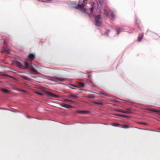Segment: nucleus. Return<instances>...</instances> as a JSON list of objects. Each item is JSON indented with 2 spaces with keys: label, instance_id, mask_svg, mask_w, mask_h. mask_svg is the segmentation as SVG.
<instances>
[{
  "label": "nucleus",
  "instance_id": "nucleus-4",
  "mask_svg": "<svg viewBox=\"0 0 160 160\" xmlns=\"http://www.w3.org/2000/svg\"><path fill=\"white\" fill-rule=\"evenodd\" d=\"M30 72L32 74H39L38 72L32 67L30 68Z\"/></svg>",
  "mask_w": 160,
  "mask_h": 160
},
{
  "label": "nucleus",
  "instance_id": "nucleus-17",
  "mask_svg": "<svg viewBox=\"0 0 160 160\" xmlns=\"http://www.w3.org/2000/svg\"><path fill=\"white\" fill-rule=\"evenodd\" d=\"M112 125L113 126L118 127L119 125V124L118 123H113Z\"/></svg>",
  "mask_w": 160,
  "mask_h": 160
},
{
  "label": "nucleus",
  "instance_id": "nucleus-13",
  "mask_svg": "<svg viewBox=\"0 0 160 160\" xmlns=\"http://www.w3.org/2000/svg\"><path fill=\"white\" fill-rule=\"evenodd\" d=\"M82 12L85 14H88V12L87 11V9H86L85 8H84L82 10Z\"/></svg>",
  "mask_w": 160,
  "mask_h": 160
},
{
  "label": "nucleus",
  "instance_id": "nucleus-21",
  "mask_svg": "<svg viewBox=\"0 0 160 160\" xmlns=\"http://www.w3.org/2000/svg\"><path fill=\"white\" fill-rule=\"evenodd\" d=\"M80 86L83 87L84 86V83H80Z\"/></svg>",
  "mask_w": 160,
  "mask_h": 160
},
{
  "label": "nucleus",
  "instance_id": "nucleus-20",
  "mask_svg": "<svg viewBox=\"0 0 160 160\" xmlns=\"http://www.w3.org/2000/svg\"><path fill=\"white\" fill-rule=\"evenodd\" d=\"M122 128H128L129 127L127 125H125L122 126Z\"/></svg>",
  "mask_w": 160,
  "mask_h": 160
},
{
  "label": "nucleus",
  "instance_id": "nucleus-8",
  "mask_svg": "<svg viewBox=\"0 0 160 160\" xmlns=\"http://www.w3.org/2000/svg\"><path fill=\"white\" fill-rule=\"evenodd\" d=\"M28 58L30 59H33L35 58V56L34 54H31L28 55Z\"/></svg>",
  "mask_w": 160,
  "mask_h": 160
},
{
  "label": "nucleus",
  "instance_id": "nucleus-26",
  "mask_svg": "<svg viewBox=\"0 0 160 160\" xmlns=\"http://www.w3.org/2000/svg\"><path fill=\"white\" fill-rule=\"evenodd\" d=\"M120 116H121L122 117H126V116H125L124 115H120Z\"/></svg>",
  "mask_w": 160,
  "mask_h": 160
},
{
  "label": "nucleus",
  "instance_id": "nucleus-7",
  "mask_svg": "<svg viewBox=\"0 0 160 160\" xmlns=\"http://www.w3.org/2000/svg\"><path fill=\"white\" fill-rule=\"evenodd\" d=\"M61 106L67 108H69L72 107L70 105L64 103H62V104H61Z\"/></svg>",
  "mask_w": 160,
  "mask_h": 160
},
{
  "label": "nucleus",
  "instance_id": "nucleus-14",
  "mask_svg": "<svg viewBox=\"0 0 160 160\" xmlns=\"http://www.w3.org/2000/svg\"><path fill=\"white\" fill-rule=\"evenodd\" d=\"M48 94L51 97L53 98H57L58 96L56 95H55L51 92H49Z\"/></svg>",
  "mask_w": 160,
  "mask_h": 160
},
{
  "label": "nucleus",
  "instance_id": "nucleus-5",
  "mask_svg": "<svg viewBox=\"0 0 160 160\" xmlns=\"http://www.w3.org/2000/svg\"><path fill=\"white\" fill-rule=\"evenodd\" d=\"M148 110V111H150L151 112H153L154 113L160 114V111H158L155 109L153 108H149Z\"/></svg>",
  "mask_w": 160,
  "mask_h": 160
},
{
  "label": "nucleus",
  "instance_id": "nucleus-27",
  "mask_svg": "<svg viewBox=\"0 0 160 160\" xmlns=\"http://www.w3.org/2000/svg\"><path fill=\"white\" fill-rule=\"evenodd\" d=\"M96 103L97 104H102V103Z\"/></svg>",
  "mask_w": 160,
  "mask_h": 160
},
{
  "label": "nucleus",
  "instance_id": "nucleus-1",
  "mask_svg": "<svg viewBox=\"0 0 160 160\" xmlns=\"http://www.w3.org/2000/svg\"><path fill=\"white\" fill-rule=\"evenodd\" d=\"M105 0H84L83 1H80L78 5H75L76 8L78 9L82 8L84 6L85 3H90L92 6L90 9V12L94 16L95 13L99 12L100 8L99 7V4L105 2Z\"/></svg>",
  "mask_w": 160,
  "mask_h": 160
},
{
  "label": "nucleus",
  "instance_id": "nucleus-19",
  "mask_svg": "<svg viewBox=\"0 0 160 160\" xmlns=\"http://www.w3.org/2000/svg\"><path fill=\"white\" fill-rule=\"evenodd\" d=\"M20 77L23 78L24 79H25V80H28V78H27V77H24V76H22V75H19Z\"/></svg>",
  "mask_w": 160,
  "mask_h": 160
},
{
  "label": "nucleus",
  "instance_id": "nucleus-18",
  "mask_svg": "<svg viewBox=\"0 0 160 160\" xmlns=\"http://www.w3.org/2000/svg\"><path fill=\"white\" fill-rule=\"evenodd\" d=\"M18 90L19 91L22 92H23L24 93H27V92L26 91L23 90L18 89Z\"/></svg>",
  "mask_w": 160,
  "mask_h": 160
},
{
  "label": "nucleus",
  "instance_id": "nucleus-9",
  "mask_svg": "<svg viewBox=\"0 0 160 160\" xmlns=\"http://www.w3.org/2000/svg\"><path fill=\"white\" fill-rule=\"evenodd\" d=\"M1 90L5 93H8L10 92V91L5 88H2Z\"/></svg>",
  "mask_w": 160,
  "mask_h": 160
},
{
  "label": "nucleus",
  "instance_id": "nucleus-3",
  "mask_svg": "<svg viewBox=\"0 0 160 160\" xmlns=\"http://www.w3.org/2000/svg\"><path fill=\"white\" fill-rule=\"evenodd\" d=\"M95 19L96 22V25L99 26L102 24V22L101 21L100 16L99 15H97L95 16Z\"/></svg>",
  "mask_w": 160,
  "mask_h": 160
},
{
  "label": "nucleus",
  "instance_id": "nucleus-28",
  "mask_svg": "<svg viewBox=\"0 0 160 160\" xmlns=\"http://www.w3.org/2000/svg\"><path fill=\"white\" fill-rule=\"evenodd\" d=\"M104 14L106 16H107V15L106 14Z\"/></svg>",
  "mask_w": 160,
  "mask_h": 160
},
{
  "label": "nucleus",
  "instance_id": "nucleus-23",
  "mask_svg": "<svg viewBox=\"0 0 160 160\" xmlns=\"http://www.w3.org/2000/svg\"><path fill=\"white\" fill-rule=\"evenodd\" d=\"M72 3H73V6H72V7H74V5H76V3H75V2H72Z\"/></svg>",
  "mask_w": 160,
  "mask_h": 160
},
{
  "label": "nucleus",
  "instance_id": "nucleus-24",
  "mask_svg": "<svg viewBox=\"0 0 160 160\" xmlns=\"http://www.w3.org/2000/svg\"><path fill=\"white\" fill-rule=\"evenodd\" d=\"M71 96L72 97L74 98H75L76 97V96H74V95H72V96Z\"/></svg>",
  "mask_w": 160,
  "mask_h": 160
},
{
  "label": "nucleus",
  "instance_id": "nucleus-25",
  "mask_svg": "<svg viewBox=\"0 0 160 160\" xmlns=\"http://www.w3.org/2000/svg\"><path fill=\"white\" fill-rule=\"evenodd\" d=\"M66 101L70 102H72V101H71L70 100H66Z\"/></svg>",
  "mask_w": 160,
  "mask_h": 160
},
{
  "label": "nucleus",
  "instance_id": "nucleus-15",
  "mask_svg": "<svg viewBox=\"0 0 160 160\" xmlns=\"http://www.w3.org/2000/svg\"><path fill=\"white\" fill-rule=\"evenodd\" d=\"M143 37V35H139L138 36V40L139 41H140L142 39V38Z\"/></svg>",
  "mask_w": 160,
  "mask_h": 160
},
{
  "label": "nucleus",
  "instance_id": "nucleus-12",
  "mask_svg": "<svg viewBox=\"0 0 160 160\" xmlns=\"http://www.w3.org/2000/svg\"><path fill=\"white\" fill-rule=\"evenodd\" d=\"M108 15H111L112 16V19L113 20L114 18L115 15L111 12H109L108 14Z\"/></svg>",
  "mask_w": 160,
  "mask_h": 160
},
{
  "label": "nucleus",
  "instance_id": "nucleus-10",
  "mask_svg": "<svg viewBox=\"0 0 160 160\" xmlns=\"http://www.w3.org/2000/svg\"><path fill=\"white\" fill-rule=\"evenodd\" d=\"M16 65L18 67H19V68H24L23 66L21 64V63H20L19 62H17L16 63Z\"/></svg>",
  "mask_w": 160,
  "mask_h": 160
},
{
  "label": "nucleus",
  "instance_id": "nucleus-6",
  "mask_svg": "<svg viewBox=\"0 0 160 160\" xmlns=\"http://www.w3.org/2000/svg\"><path fill=\"white\" fill-rule=\"evenodd\" d=\"M118 111L125 113H129L130 112V110L128 109H126L125 110L120 109Z\"/></svg>",
  "mask_w": 160,
  "mask_h": 160
},
{
  "label": "nucleus",
  "instance_id": "nucleus-22",
  "mask_svg": "<svg viewBox=\"0 0 160 160\" xmlns=\"http://www.w3.org/2000/svg\"><path fill=\"white\" fill-rule=\"evenodd\" d=\"M35 93L39 95H42V93H39L38 92H35Z\"/></svg>",
  "mask_w": 160,
  "mask_h": 160
},
{
  "label": "nucleus",
  "instance_id": "nucleus-11",
  "mask_svg": "<svg viewBox=\"0 0 160 160\" xmlns=\"http://www.w3.org/2000/svg\"><path fill=\"white\" fill-rule=\"evenodd\" d=\"M78 112L81 114H84L88 112L86 111H78L77 112Z\"/></svg>",
  "mask_w": 160,
  "mask_h": 160
},
{
  "label": "nucleus",
  "instance_id": "nucleus-16",
  "mask_svg": "<svg viewBox=\"0 0 160 160\" xmlns=\"http://www.w3.org/2000/svg\"><path fill=\"white\" fill-rule=\"evenodd\" d=\"M24 64L25 66V68H27L28 67V63L27 62H24Z\"/></svg>",
  "mask_w": 160,
  "mask_h": 160
},
{
  "label": "nucleus",
  "instance_id": "nucleus-2",
  "mask_svg": "<svg viewBox=\"0 0 160 160\" xmlns=\"http://www.w3.org/2000/svg\"><path fill=\"white\" fill-rule=\"evenodd\" d=\"M48 79L52 81L58 82V81H63L65 79L61 77H48Z\"/></svg>",
  "mask_w": 160,
  "mask_h": 160
},
{
  "label": "nucleus",
  "instance_id": "nucleus-30",
  "mask_svg": "<svg viewBox=\"0 0 160 160\" xmlns=\"http://www.w3.org/2000/svg\"><path fill=\"white\" fill-rule=\"evenodd\" d=\"M159 129L160 130V129Z\"/></svg>",
  "mask_w": 160,
  "mask_h": 160
},
{
  "label": "nucleus",
  "instance_id": "nucleus-29",
  "mask_svg": "<svg viewBox=\"0 0 160 160\" xmlns=\"http://www.w3.org/2000/svg\"><path fill=\"white\" fill-rule=\"evenodd\" d=\"M108 33L109 32V31H108ZM108 33H107V34H108Z\"/></svg>",
  "mask_w": 160,
  "mask_h": 160
}]
</instances>
